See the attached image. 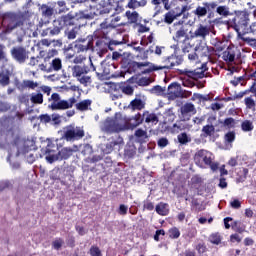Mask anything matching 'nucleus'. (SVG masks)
Masks as SVG:
<instances>
[{"instance_id": "nucleus-17", "label": "nucleus", "mask_w": 256, "mask_h": 256, "mask_svg": "<svg viewBox=\"0 0 256 256\" xmlns=\"http://www.w3.org/2000/svg\"><path fill=\"white\" fill-rule=\"evenodd\" d=\"M147 67V68H145ZM151 67V62L146 61V62H137V61H132L128 64V69L132 73H142L145 71V69H150Z\"/></svg>"}, {"instance_id": "nucleus-16", "label": "nucleus", "mask_w": 256, "mask_h": 256, "mask_svg": "<svg viewBox=\"0 0 256 256\" xmlns=\"http://www.w3.org/2000/svg\"><path fill=\"white\" fill-rule=\"evenodd\" d=\"M181 115L179 116L180 119L184 120H191L192 115H195L197 113V110L195 109V105L193 103H185L180 108Z\"/></svg>"}, {"instance_id": "nucleus-7", "label": "nucleus", "mask_w": 256, "mask_h": 256, "mask_svg": "<svg viewBox=\"0 0 256 256\" xmlns=\"http://www.w3.org/2000/svg\"><path fill=\"white\" fill-rule=\"evenodd\" d=\"M49 101L52 102L48 105V108L52 109V111H65L73 108V105L77 103V98L71 97L68 100H62L59 93H53Z\"/></svg>"}, {"instance_id": "nucleus-63", "label": "nucleus", "mask_w": 256, "mask_h": 256, "mask_svg": "<svg viewBox=\"0 0 256 256\" xmlns=\"http://www.w3.org/2000/svg\"><path fill=\"white\" fill-rule=\"evenodd\" d=\"M232 229H234L236 231V233H244L245 232V228L241 227V225H239L238 221L233 222Z\"/></svg>"}, {"instance_id": "nucleus-33", "label": "nucleus", "mask_w": 256, "mask_h": 256, "mask_svg": "<svg viewBox=\"0 0 256 256\" xmlns=\"http://www.w3.org/2000/svg\"><path fill=\"white\" fill-rule=\"evenodd\" d=\"M63 69V63L61 62V59L55 58L50 63V67L47 70V73H52V71H61Z\"/></svg>"}, {"instance_id": "nucleus-51", "label": "nucleus", "mask_w": 256, "mask_h": 256, "mask_svg": "<svg viewBox=\"0 0 256 256\" xmlns=\"http://www.w3.org/2000/svg\"><path fill=\"white\" fill-rule=\"evenodd\" d=\"M168 233L170 239H179V237H181V232L177 227L171 228Z\"/></svg>"}, {"instance_id": "nucleus-27", "label": "nucleus", "mask_w": 256, "mask_h": 256, "mask_svg": "<svg viewBox=\"0 0 256 256\" xmlns=\"http://www.w3.org/2000/svg\"><path fill=\"white\" fill-rule=\"evenodd\" d=\"M38 11L41 13L42 17H47V19L53 17L54 10L51 6H48L47 4H38Z\"/></svg>"}, {"instance_id": "nucleus-61", "label": "nucleus", "mask_w": 256, "mask_h": 256, "mask_svg": "<svg viewBox=\"0 0 256 256\" xmlns=\"http://www.w3.org/2000/svg\"><path fill=\"white\" fill-rule=\"evenodd\" d=\"M143 209H146V211H153V209H155V205L153 202L146 200L143 202Z\"/></svg>"}, {"instance_id": "nucleus-49", "label": "nucleus", "mask_w": 256, "mask_h": 256, "mask_svg": "<svg viewBox=\"0 0 256 256\" xmlns=\"http://www.w3.org/2000/svg\"><path fill=\"white\" fill-rule=\"evenodd\" d=\"M40 45H44V47H49L51 45V41H49L48 39H42L37 45V51L40 55V57H43L45 55V51L43 50H39V46Z\"/></svg>"}, {"instance_id": "nucleus-3", "label": "nucleus", "mask_w": 256, "mask_h": 256, "mask_svg": "<svg viewBox=\"0 0 256 256\" xmlns=\"http://www.w3.org/2000/svg\"><path fill=\"white\" fill-rule=\"evenodd\" d=\"M194 162L200 169H211L215 172L219 169V163L215 162V155L208 150H198L194 155Z\"/></svg>"}, {"instance_id": "nucleus-50", "label": "nucleus", "mask_w": 256, "mask_h": 256, "mask_svg": "<svg viewBox=\"0 0 256 256\" xmlns=\"http://www.w3.org/2000/svg\"><path fill=\"white\" fill-rule=\"evenodd\" d=\"M210 243L213 245H219L221 243V234L219 233H213L209 237Z\"/></svg>"}, {"instance_id": "nucleus-31", "label": "nucleus", "mask_w": 256, "mask_h": 256, "mask_svg": "<svg viewBox=\"0 0 256 256\" xmlns=\"http://www.w3.org/2000/svg\"><path fill=\"white\" fill-rule=\"evenodd\" d=\"M155 211L158 213V215L165 217L169 215V204L160 202L156 205Z\"/></svg>"}, {"instance_id": "nucleus-32", "label": "nucleus", "mask_w": 256, "mask_h": 256, "mask_svg": "<svg viewBox=\"0 0 256 256\" xmlns=\"http://www.w3.org/2000/svg\"><path fill=\"white\" fill-rule=\"evenodd\" d=\"M56 149H57V146L55 145V143H53V141H51V139H47V146L45 149L46 161H47V157H51L52 155H57V154H55Z\"/></svg>"}, {"instance_id": "nucleus-21", "label": "nucleus", "mask_w": 256, "mask_h": 256, "mask_svg": "<svg viewBox=\"0 0 256 256\" xmlns=\"http://www.w3.org/2000/svg\"><path fill=\"white\" fill-rule=\"evenodd\" d=\"M143 123V117L141 114L135 115V117H132L130 119L125 118V131L129 129H135V127H139Z\"/></svg>"}, {"instance_id": "nucleus-47", "label": "nucleus", "mask_w": 256, "mask_h": 256, "mask_svg": "<svg viewBox=\"0 0 256 256\" xmlns=\"http://www.w3.org/2000/svg\"><path fill=\"white\" fill-rule=\"evenodd\" d=\"M9 83H11V78L9 77V74L0 72V85H2V87H7Z\"/></svg>"}, {"instance_id": "nucleus-35", "label": "nucleus", "mask_w": 256, "mask_h": 256, "mask_svg": "<svg viewBox=\"0 0 256 256\" xmlns=\"http://www.w3.org/2000/svg\"><path fill=\"white\" fill-rule=\"evenodd\" d=\"M177 140L180 145H189L191 143V135L187 134V132H182L177 135Z\"/></svg>"}, {"instance_id": "nucleus-40", "label": "nucleus", "mask_w": 256, "mask_h": 256, "mask_svg": "<svg viewBox=\"0 0 256 256\" xmlns=\"http://www.w3.org/2000/svg\"><path fill=\"white\" fill-rule=\"evenodd\" d=\"M75 107L78 111H87V109H89V107H91V100L87 99V100H83L79 103H76Z\"/></svg>"}, {"instance_id": "nucleus-23", "label": "nucleus", "mask_w": 256, "mask_h": 256, "mask_svg": "<svg viewBox=\"0 0 256 256\" xmlns=\"http://www.w3.org/2000/svg\"><path fill=\"white\" fill-rule=\"evenodd\" d=\"M189 120H185L183 118H180L176 121L171 127L172 133H179L180 131H186V129H191V125L187 123Z\"/></svg>"}, {"instance_id": "nucleus-30", "label": "nucleus", "mask_w": 256, "mask_h": 256, "mask_svg": "<svg viewBox=\"0 0 256 256\" xmlns=\"http://www.w3.org/2000/svg\"><path fill=\"white\" fill-rule=\"evenodd\" d=\"M174 47H177V52L179 53V47L182 49V53H189L191 51V39L186 38L185 40H182V42L178 43V45H174Z\"/></svg>"}, {"instance_id": "nucleus-24", "label": "nucleus", "mask_w": 256, "mask_h": 256, "mask_svg": "<svg viewBox=\"0 0 256 256\" xmlns=\"http://www.w3.org/2000/svg\"><path fill=\"white\" fill-rule=\"evenodd\" d=\"M194 51L198 53L199 57H207L209 59L211 57V53H213V47L199 44L194 48Z\"/></svg>"}, {"instance_id": "nucleus-46", "label": "nucleus", "mask_w": 256, "mask_h": 256, "mask_svg": "<svg viewBox=\"0 0 256 256\" xmlns=\"http://www.w3.org/2000/svg\"><path fill=\"white\" fill-rule=\"evenodd\" d=\"M79 31V28L74 27L71 30L65 31V37L72 41L73 39H77V33Z\"/></svg>"}, {"instance_id": "nucleus-10", "label": "nucleus", "mask_w": 256, "mask_h": 256, "mask_svg": "<svg viewBox=\"0 0 256 256\" xmlns=\"http://www.w3.org/2000/svg\"><path fill=\"white\" fill-rule=\"evenodd\" d=\"M85 137V130L82 127L69 125L64 128V134L62 139L65 141L73 142L79 141V139H83Z\"/></svg>"}, {"instance_id": "nucleus-41", "label": "nucleus", "mask_w": 256, "mask_h": 256, "mask_svg": "<svg viewBox=\"0 0 256 256\" xmlns=\"http://www.w3.org/2000/svg\"><path fill=\"white\" fill-rule=\"evenodd\" d=\"M215 133V126L206 125L202 128V137H211Z\"/></svg>"}, {"instance_id": "nucleus-25", "label": "nucleus", "mask_w": 256, "mask_h": 256, "mask_svg": "<svg viewBox=\"0 0 256 256\" xmlns=\"http://www.w3.org/2000/svg\"><path fill=\"white\" fill-rule=\"evenodd\" d=\"M209 33H211V30L208 28V26L200 24L198 25L197 29L194 31L192 37L206 39Z\"/></svg>"}, {"instance_id": "nucleus-4", "label": "nucleus", "mask_w": 256, "mask_h": 256, "mask_svg": "<svg viewBox=\"0 0 256 256\" xmlns=\"http://www.w3.org/2000/svg\"><path fill=\"white\" fill-rule=\"evenodd\" d=\"M95 65H93V61L90 59V67L87 65H75L72 67V77L76 79L80 85H83L84 87H89L91 85L92 80L89 73L91 71H96Z\"/></svg>"}, {"instance_id": "nucleus-42", "label": "nucleus", "mask_w": 256, "mask_h": 256, "mask_svg": "<svg viewBox=\"0 0 256 256\" xmlns=\"http://www.w3.org/2000/svg\"><path fill=\"white\" fill-rule=\"evenodd\" d=\"M164 118L166 119V121H168V123H173V121H175V119H177L175 112H173V108H169V109L165 110Z\"/></svg>"}, {"instance_id": "nucleus-5", "label": "nucleus", "mask_w": 256, "mask_h": 256, "mask_svg": "<svg viewBox=\"0 0 256 256\" xmlns=\"http://www.w3.org/2000/svg\"><path fill=\"white\" fill-rule=\"evenodd\" d=\"M111 27H115V24H107V20L100 24V28L94 32L95 37L98 39L95 43L96 51H107L109 49V31H111Z\"/></svg>"}, {"instance_id": "nucleus-13", "label": "nucleus", "mask_w": 256, "mask_h": 256, "mask_svg": "<svg viewBox=\"0 0 256 256\" xmlns=\"http://www.w3.org/2000/svg\"><path fill=\"white\" fill-rule=\"evenodd\" d=\"M215 9H217V2H203L202 5L196 7L193 13L198 19H201V17H207V13L211 15Z\"/></svg>"}, {"instance_id": "nucleus-43", "label": "nucleus", "mask_w": 256, "mask_h": 256, "mask_svg": "<svg viewBox=\"0 0 256 256\" xmlns=\"http://www.w3.org/2000/svg\"><path fill=\"white\" fill-rule=\"evenodd\" d=\"M215 9H216V13H218V15H221L222 17H229V15L231 14L229 12V7L227 6H219L217 4Z\"/></svg>"}, {"instance_id": "nucleus-62", "label": "nucleus", "mask_w": 256, "mask_h": 256, "mask_svg": "<svg viewBox=\"0 0 256 256\" xmlns=\"http://www.w3.org/2000/svg\"><path fill=\"white\" fill-rule=\"evenodd\" d=\"M239 39H241V41H244L245 43H248L252 47H256V39H253V38H250V37H245V36H242Z\"/></svg>"}, {"instance_id": "nucleus-64", "label": "nucleus", "mask_w": 256, "mask_h": 256, "mask_svg": "<svg viewBox=\"0 0 256 256\" xmlns=\"http://www.w3.org/2000/svg\"><path fill=\"white\" fill-rule=\"evenodd\" d=\"M90 255L91 256H101V249L97 246H92L90 248Z\"/></svg>"}, {"instance_id": "nucleus-29", "label": "nucleus", "mask_w": 256, "mask_h": 256, "mask_svg": "<svg viewBox=\"0 0 256 256\" xmlns=\"http://www.w3.org/2000/svg\"><path fill=\"white\" fill-rule=\"evenodd\" d=\"M174 41L177 42V45L186 39H189V35H187V30L181 26L178 31H176V35L173 37Z\"/></svg>"}, {"instance_id": "nucleus-45", "label": "nucleus", "mask_w": 256, "mask_h": 256, "mask_svg": "<svg viewBox=\"0 0 256 256\" xmlns=\"http://www.w3.org/2000/svg\"><path fill=\"white\" fill-rule=\"evenodd\" d=\"M174 49V53L168 56V58L172 59V63H176L177 59H180V65L183 63V56L179 55L177 51V46H172Z\"/></svg>"}, {"instance_id": "nucleus-14", "label": "nucleus", "mask_w": 256, "mask_h": 256, "mask_svg": "<svg viewBox=\"0 0 256 256\" xmlns=\"http://www.w3.org/2000/svg\"><path fill=\"white\" fill-rule=\"evenodd\" d=\"M75 153L71 147L62 148L56 155L48 156L47 163H55V161H65Z\"/></svg>"}, {"instance_id": "nucleus-12", "label": "nucleus", "mask_w": 256, "mask_h": 256, "mask_svg": "<svg viewBox=\"0 0 256 256\" xmlns=\"http://www.w3.org/2000/svg\"><path fill=\"white\" fill-rule=\"evenodd\" d=\"M95 7V15H106L107 13H111V11L117 10V7H119V0H108V2L101 0Z\"/></svg>"}, {"instance_id": "nucleus-44", "label": "nucleus", "mask_w": 256, "mask_h": 256, "mask_svg": "<svg viewBox=\"0 0 256 256\" xmlns=\"http://www.w3.org/2000/svg\"><path fill=\"white\" fill-rule=\"evenodd\" d=\"M241 129L244 133H249V131H253V129H255V126H253V122L250 120H245L241 124Z\"/></svg>"}, {"instance_id": "nucleus-53", "label": "nucleus", "mask_w": 256, "mask_h": 256, "mask_svg": "<svg viewBox=\"0 0 256 256\" xmlns=\"http://www.w3.org/2000/svg\"><path fill=\"white\" fill-rule=\"evenodd\" d=\"M223 57L224 61H228V63H233V61H235V53L231 51H225Z\"/></svg>"}, {"instance_id": "nucleus-52", "label": "nucleus", "mask_w": 256, "mask_h": 256, "mask_svg": "<svg viewBox=\"0 0 256 256\" xmlns=\"http://www.w3.org/2000/svg\"><path fill=\"white\" fill-rule=\"evenodd\" d=\"M136 83L139 87H148V85H151V78L142 77Z\"/></svg>"}, {"instance_id": "nucleus-39", "label": "nucleus", "mask_w": 256, "mask_h": 256, "mask_svg": "<svg viewBox=\"0 0 256 256\" xmlns=\"http://www.w3.org/2000/svg\"><path fill=\"white\" fill-rule=\"evenodd\" d=\"M145 5H147V0H141V1L130 0L128 2L127 7L129 9H137L138 7H145Z\"/></svg>"}, {"instance_id": "nucleus-6", "label": "nucleus", "mask_w": 256, "mask_h": 256, "mask_svg": "<svg viewBox=\"0 0 256 256\" xmlns=\"http://www.w3.org/2000/svg\"><path fill=\"white\" fill-rule=\"evenodd\" d=\"M104 133H121L125 131V117L121 114H116L115 117H108L101 126Z\"/></svg>"}, {"instance_id": "nucleus-9", "label": "nucleus", "mask_w": 256, "mask_h": 256, "mask_svg": "<svg viewBox=\"0 0 256 256\" xmlns=\"http://www.w3.org/2000/svg\"><path fill=\"white\" fill-rule=\"evenodd\" d=\"M181 65V59H177L176 62H172V58L163 57L162 65H155L151 63L150 68H146L142 71V75H149V73H153V71H163V69H173V67H179Z\"/></svg>"}, {"instance_id": "nucleus-15", "label": "nucleus", "mask_w": 256, "mask_h": 256, "mask_svg": "<svg viewBox=\"0 0 256 256\" xmlns=\"http://www.w3.org/2000/svg\"><path fill=\"white\" fill-rule=\"evenodd\" d=\"M72 45L77 53H85V51L93 49V42L87 39H78L74 43H72Z\"/></svg>"}, {"instance_id": "nucleus-57", "label": "nucleus", "mask_w": 256, "mask_h": 256, "mask_svg": "<svg viewBox=\"0 0 256 256\" xmlns=\"http://www.w3.org/2000/svg\"><path fill=\"white\" fill-rule=\"evenodd\" d=\"M63 239L62 238H56L53 242H52V247L53 249H55L56 251H59V249H61V247H63Z\"/></svg>"}, {"instance_id": "nucleus-20", "label": "nucleus", "mask_w": 256, "mask_h": 256, "mask_svg": "<svg viewBox=\"0 0 256 256\" xmlns=\"http://www.w3.org/2000/svg\"><path fill=\"white\" fill-rule=\"evenodd\" d=\"M187 11H189V6L184 5L180 9V12L177 14H175L173 12H167L164 16V22L168 23V25H171V23H173V21H175L176 17H181V15H185V13H187Z\"/></svg>"}, {"instance_id": "nucleus-26", "label": "nucleus", "mask_w": 256, "mask_h": 256, "mask_svg": "<svg viewBox=\"0 0 256 256\" xmlns=\"http://www.w3.org/2000/svg\"><path fill=\"white\" fill-rule=\"evenodd\" d=\"M123 143V138L119 137L117 141H111L102 146V151L105 155H109V153L113 152V149L116 145H121Z\"/></svg>"}, {"instance_id": "nucleus-56", "label": "nucleus", "mask_w": 256, "mask_h": 256, "mask_svg": "<svg viewBox=\"0 0 256 256\" xmlns=\"http://www.w3.org/2000/svg\"><path fill=\"white\" fill-rule=\"evenodd\" d=\"M235 120L232 117L226 118L223 122L224 127H227V129H233L235 127Z\"/></svg>"}, {"instance_id": "nucleus-55", "label": "nucleus", "mask_w": 256, "mask_h": 256, "mask_svg": "<svg viewBox=\"0 0 256 256\" xmlns=\"http://www.w3.org/2000/svg\"><path fill=\"white\" fill-rule=\"evenodd\" d=\"M135 136L139 141H145V139H147V132L142 129H138L135 131Z\"/></svg>"}, {"instance_id": "nucleus-36", "label": "nucleus", "mask_w": 256, "mask_h": 256, "mask_svg": "<svg viewBox=\"0 0 256 256\" xmlns=\"http://www.w3.org/2000/svg\"><path fill=\"white\" fill-rule=\"evenodd\" d=\"M145 123H151V125H157L159 123V117L155 113H144Z\"/></svg>"}, {"instance_id": "nucleus-28", "label": "nucleus", "mask_w": 256, "mask_h": 256, "mask_svg": "<svg viewBox=\"0 0 256 256\" xmlns=\"http://www.w3.org/2000/svg\"><path fill=\"white\" fill-rule=\"evenodd\" d=\"M128 109H131L132 111H141L142 109H145V101L141 100V98H135L128 105Z\"/></svg>"}, {"instance_id": "nucleus-34", "label": "nucleus", "mask_w": 256, "mask_h": 256, "mask_svg": "<svg viewBox=\"0 0 256 256\" xmlns=\"http://www.w3.org/2000/svg\"><path fill=\"white\" fill-rule=\"evenodd\" d=\"M149 53H153V46L148 49L142 48V50L136 55L138 61H147L149 59Z\"/></svg>"}, {"instance_id": "nucleus-22", "label": "nucleus", "mask_w": 256, "mask_h": 256, "mask_svg": "<svg viewBox=\"0 0 256 256\" xmlns=\"http://www.w3.org/2000/svg\"><path fill=\"white\" fill-rule=\"evenodd\" d=\"M47 37V35H51V30L47 27V22H39L36 30L33 32V37Z\"/></svg>"}, {"instance_id": "nucleus-38", "label": "nucleus", "mask_w": 256, "mask_h": 256, "mask_svg": "<svg viewBox=\"0 0 256 256\" xmlns=\"http://www.w3.org/2000/svg\"><path fill=\"white\" fill-rule=\"evenodd\" d=\"M73 49V44H69L63 48L65 59L71 60L75 57V50Z\"/></svg>"}, {"instance_id": "nucleus-37", "label": "nucleus", "mask_w": 256, "mask_h": 256, "mask_svg": "<svg viewBox=\"0 0 256 256\" xmlns=\"http://www.w3.org/2000/svg\"><path fill=\"white\" fill-rule=\"evenodd\" d=\"M137 155V148L135 145H127L124 150V156L128 159H133Z\"/></svg>"}, {"instance_id": "nucleus-48", "label": "nucleus", "mask_w": 256, "mask_h": 256, "mask_svg": "<svg viewBox=\"0 0 256 256\" xmlns=\"http://www.w3.org/2000/svg\"><path fill=\"white\" fill-rule=\"evenodd\" d=\"M126 17L130 20V23H137L139 21V13L137 11H126Z\"/></svg>"}, {"instance_id": "nucleus-60", "label": "nucleus", "mask_w": 256, "mask_h": 256, "mask_svg": "<svg viewBox=\"0 0 256 256\" xmlns=\"http://www.w3.org/2000/svg\"><path fill=\"white\" fill-rule=\"evenodd\" d=\"M129 211V206L125 205V204H120L119 208H118V214L125 216L127 215V212Z\"/></svg>"}, {"instance_id": "nucleus-8", "label": "nucleus", "mask_w": 256, "mask_h": 256, "mask_svg": "<svg viewBox=\"0 0 256 256\" xmlns=\"http://www.w3.org/2000/svg\"><path fill=\"white\" fill-rule=\"evenodd\" d=\"M2 25L5 27L6 31L10 33L13 29L21 27L23 21L21 20V15L15 12H6L2 15Z\"/></svg>"}, {"instance_id": "nucleus-2", "label": "nucleus", "mask_w": 256, "mask_h": 256, "mask_svg": "<svg viewBox=\"0 0 256 256\" xmlns=\"http://www.w3.org/2000/svg\"><path fill=\"white\" fill-rule=\"evenodd\" d=\"M232 25L238 35V39L245 37L249 33H255V30H253L255 24L249 26V12L247 10L236 11L232 19Z\"/></svg>"}, {"instance_id": "nucleus-54", "label": "nucleus", "mask_w": 256, "mask_h": 256, "mask_svg": "<svg viewBox=\"0 0 256 256\" xmlns=\"http://www.w3.org/2000/svg\"><path fill=\"white\" fill-rule=\"evenodd\" d=\"M36 92L37 94L33 95V103L41 105L43 103V94L41 93V90H36Z\"/></svg>"}, {"instance_id": "nucleus-11", "label": "nucleus", "mask_w": 256, "mask_h": 256, "mask_svg": "<svg viewBox=\"0 0 256 256\" xmlns=\"http://www.w3.org/2000/svg\"><path fill=\"white\" fill-rule=\"evenodd\" d=\"M207 62H204L200 68H196L195 70H178L180 75H183L184 79L186 81H189V79H193L194 81H197L198 79H203L205 77V71H208Z\"/></svg>"}, {"instance_id": "nucleus-59", "label": "nucleus", "mask_w": 256, "mask_h": 256, "mask_svg": "<svg viewBox=\"0 0 256 256\" xmlns=\"http://www.w3.org/2000/svg\"><path fill=\"white\" fill-rule=\"evenodd\" d=\"M244 103H245L247 109L255 108V100H253V98H251V97L245 98Z\"/></svg>"}, {"instance_id": "nucleus-19", "label": "nucleus", "mask_w": 256, "mask_h": 256, "mask_svg": "<svg viewBox=\"0 0 256 256\" xmlns=\"http://www.w3.org/2000/svg\"><path fill=\"white\" fill-rule=\"evenodd\" d=\"M11 54L13 59L18 61V63H25V61L28 59L27 50H25L23 47L13 48L11 50Z\"/></svg>"}, {"instance_id": "nucleus-58", "label": "nucleus", "mask_w": 256, "mask_h": 256, "mask_svg": "<svg viewBox=\"0 0 256 256\" xmlns=\"http://www.w3.org/2000/svg\"><path fill=\"white\" fill-rule=\"evenodd\" d=\"M225 143H233L235 141V132H228L224 136Z\"/></svg>"}, {"instance_id": "nucleus-1", "label": "nucleus", "mask_w": 256, "mask_h": 256, "mask_svg": "<svg viewBox=\"0 0 256 256\" xmlns=\"http://www.w3.org/2000/svg\"><path fill=\"white\" fill-rule=\"evenodd\" d=\"M87 19H93L92 13L80 11L75 15L68 14L62 18H58L53 21V27L50 28V37L59 35L65 25H75L76 27H85L87 25Z\"/></svg>"}, {"instance_id": "nucleus-18", "label": "nucleus", "mask_w": 256, "mask_h": 256, "mask_svg": "<svg viewBox=\"0 0 256 256\" xmlns=\"http://www.w3.org/2000/svg\"><path fill=\"white\" fill-rule=\"evenodd\" d=\"M167 95L169 99H178L179 97H183V93L181 92V84L177 82H173L168 86Z\"/></svg>"}]
</instances>
